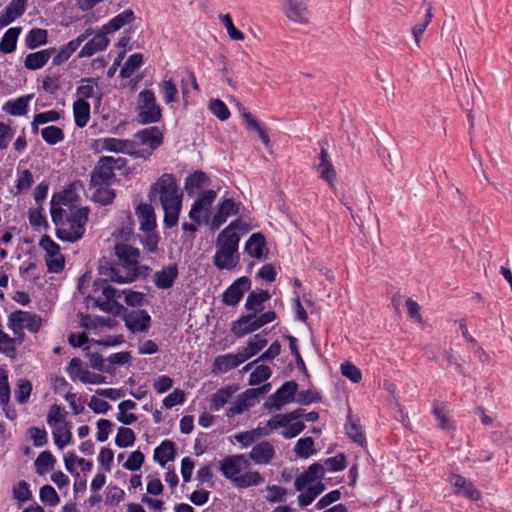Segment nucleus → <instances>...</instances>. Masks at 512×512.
Segmentation results:
<instances>
[{
  "mask_svg": "<svg viewBox=\"0 0 512 512\" xmlns=\"http://www.w3.org/2000/svg\"><path fill=\"white\" fill-rule=\"evenodd\" d=\"M39 499L45 505L52 507L57 506L60 503V497L56 490L50 485H44L40 488Z\"/></svg>",
  "mask_w": 512,
  "mask_h": 512,
  "instance_id": "54",
  "label": "nucleus"
},
{
  "mask_svg": "<svg viewBox=\"0 0 512 512\" xmlns=\"http://www.w3.org/2000/svg\"><path fill=\"white\" fill-rule=\"evenodd\" d=\"M83 185L76 181L71 183L62 193L52 196L50 201V213L53 222L57 223L63 219V211L69 209L72 205L78 204V192L81 191Z\"/></svg>",
  "mask_w": 512,
  "mask_h": 512,
  "instance_id": "4",
  "label": "nucleus"
},
{
  "mask_svg": "<svg viewBox=\"0 0 512 512\" xmlns=\"http://www.w3.org/2000/svg\"><path fill=\"white\" fill-rule=\"evenodd\" d=\"M128 23V11H123L108 23L101 27V30L107 35L120 30Z\"/></svg>",
  "mask_w": 512,
  "mask_h": 512,
  "instance_id": "53",
  "label": "nucleus"
},
{
  "mask_svg": "<svg viewBox=\"0 0 512 512\" xmlns=\"http://www.w3.org/2000/svg\"><path fill=\"white\" fill-rule=\"evenodd\" d=\"M136 112L137 120L141 124L156 123L161 119L162 110L153 91L145 89L139 93Z\"/></svg>",
  "mask_w": 512,
  "mask_h": 512,
  "instance_id": "6",
  "label": "nucleus"
},
{
  "mask_svg": "<svg viewBox=\"0 0 512 512\" xmlns=\"http://www.w3.org/2000/svg\"><path fill=\"white\" fill-rule=\"evenodd\" d=\"M217 196L214 190H204L196 198L193 203L189 216L191 220L200 223L202 220L205 222H211L213 213L210 212V208L215 201Z\"/></svg>",
  "mask_w": 512,
  "mask_h": 512,
  "instance_id": "10",
  "label": "nucleus"
},
{
  "mask_svg": "<svg viewBox=\"0 0 512 512\" xmlns=\"http://www.w3.org/2000/svg\"><path fill=\"white\" fill-rule=\"evenodd\" d=\"M42 139L48 145H56L64 140V132L57 126H47L40 131Z\"/></svg>",
  "mask_w": 512,
  "mask_h": 512,
  "instance_id": "48",
  "label": "nucleus"
},
{
  "mask_svg": "<svg viewBox=\"0 0 512 512\" xmlns=\"http://www.w3.org/2000/svg\"><path fill=\"white\" fill-rule=\"evenodd\" d=\"M21 32V27L9 28L0 41V51L6 54L14 52Z\"/></svg>",
  "mask_w": 512,
  "mask_h": 512,
  "instance_id": "42",
  "label": "nucleus"
},
{
  "mask_svg": "<svg viewBox=\"0 0 512 512\" xmlns=\"http://www.w3.org/2000/svg\"><path fill=\"white\" fill-rule=\"evenodd\" d=\"M159 196L164 210V223L177 224L182 207L183 193L172 174H163L152 185L150 197Z\"/></svg>",
  "mask_w": 512,
  "mask_h": 512,
  "instance_id": "1",
  "label": "nucleus"
},
{
  "mask_svg": "<svg viewBox=\"0 0 512 512\" xmlns=\"http://www.w3.org/2000/svg\"><path fill=\"white\" fill-rule=\"evenodd\" d=\"M316 170L319 177L335 190L337 173L325 149L321 150Z\"/></svg>",
  "mask_w": 512,
  "mask_h": 512,
  "instance_id": "18",
  "label": "nucleus"
},
{
  "mask_svg": "<svg viewBox=\"0 0 512 512\" xmlns=\"http://www.w3.org/2000/svg\"><path fill=\"white\" fill-rule=\"evenodd\" d=\"M28 5V0H12L3 13L13 22L22 16Z\"/></svg>",
  "mask_w": 512,
  "mask_h": 512,
  "instance_id": "52",
  "label": "nucleus"
},
{
  "mask_svg": "<svg viewBox=\"0 0 512 512\" xmlns=\"http://www.w3.org/2000/svg\"><path fill=\"white\" fill-rule=\"evenodd\" d=\"M68 340L69 343L75 347H81L87 344L86 347L84 348L86 351L91 350V348L95 345L115 346L124 341L123 337L108 338L106 340L101 341L94 339L89 340L85 333L71 334Z\"/></svg>",
  "mask_w": 512,
  "mask_h": 512,
  "instance_id": "22",
  "label": "nucleus"
},
{
  "mask_svg": "<svg viewBox=\"0 0 512 512\" xmlns=\"http://www.w3.org/2000/svg\"><path fill=\"white\" fill-rule=\"evenodd\" d=\"M157 226H140V233L137 237L144 249L148 252L154 253L157 251L159 243V234L156 232Z\"/></svg>",
  "mask_w": 512,
  "mask_h": 512,
  "instance_id": "32",
  "label": "nucleus"
},
{
  "mask_svg": "<svg viewBox=\"0 0 512 512\" xmlns=\"http://www.w3.org/2000/svg\"><path fill=\"white\" fill-rule=\"evenodd\" d=\"M314 440L312 437H304L297 440L294 452L299 458L307 459L313 455Z\"/></svg>",
  "mask_w": 512,
  "mask_h": 512,
  "instance_id": "50",
  "label": "nucleus"
},
{
  "mask_svg": "<svg viewBox=\"0 0 512 512\" xmlns=\"http://www.w3.org/2000/svg\"><path fill=\"white\" fill-rule=\"evenodd\" d=\"M90 149L94 153H124L127 149V141L111 137L98 138L91 141Z\"/></svg>",
  "mask_w": 512,
  "mask_h": 512,
  "instance_id": "19",
  "label": "nucleus"
},
{
  "mask_svg": "<svg viewBox=\"0 0 512 512\" xmlns=\"http://www.w3.org/2000/svg\"><path fill=\"white\" fill-rule=\"evenodd\" d=\"M264 482V478L257 471H248L234 479V485L237 488H247L256 486Z\"/></svg>",
  "mask_w": 512,
  "mask_h": 512,
  "instance_id": "46",
  "label": "nucleus"
},
{
  "mask_svg": "<svg viewBox=\"0 0 512 512\" xmlns=\"http://www.w3.org/2000/svg\"><path fill=\"white\" fill-rule=\"evenodd\" d=\"M175 456V445L170 440H164L154 450V460L157 461L162 467H164L167 462L174 460Z\"/></svg>",
  "mask_w": 512,
  "mask_h": 512,
  "instance_id": "36",
  "label": "nucleus"
},
{
  "mask_svg": "<svg viewBox=\"0 0 512 512\" xmlns=\"http://www.w3.org/2000/svg\"><path fill=\"white\" fill-rule=\"evenodd\" d=\"M54 53V48L43 49L34 53H30L25 57L24 66L28 70L41 69L47 64Z\"/></svg>",
  "mask_w": 512,
  "mask_h": 512,
  "instance_id": "31",
  "label": "nucleus"
},
{
  "mask_svg": "<svg viewBox=\"0 0 512 512\" xmlns=\"http://www.w3.org/2000/svg\"><path fill=\"white\" fill-rule=\"evenodd\" d=\"M89 212L90 210L87 206L77 204L72 205L69 209H65L63 215H65L66 220L70 224H84L89 220Z\"/></svg>",
  "mask_w": 512,
  "mask_h": 512,
  "instance_id": "40",
  "label": "nucleus"
},
{
  "mask_svg": "<svg viewBox=\"0 0 512 512\" xmlns=\"http://www.w3.org/2000/svg\"><path fill=\"white\" fill-rule=\"evenodd\" d=\"M234 369L232 364V354L220 355L215 358L213 362V372L214 373H226L230 370Z\"/></svg>",
  "mask_w": 512,
  "mask_h": 512,
  "instance_id": "62",
  "label": "nucleus"
},
{
  "mask_svg": "<svg viewBox=\"0 0 512 512\" xmlns=\"http://www.w3.org/2000/svg\"><path fill=\"white\" fill-rule=\"evenodd\" d=\"M56 464V458L49 452H41L34 462L35 471L39 475H45L53 471Z\"/></svg>",
  "mask_w": 512,
  "mask_h": 512,
  "instance_id": "44",
  "label": "nucleus"
},
{
  "mask_svg": "<svg viewBox=\"0 0 512 512\" xmlns=\"http://www.w3.org/2000/svg\"><path fill=\"white\" fill-rule=\"evenodd\" d=\"M55 445L59 449L66 447L71 441V432L66 422L51 427Z\"/></svg>",
  "mask_w": 512,
  "mask_h": 512,
  "instance_id": "43",
  "label": "nucleus"
},
{
  "mask_svg": "<svg viewBox=\"0 0 512 512\" xmlns=\"http://www.w3.org/2000/svg\"><path fill=\"white\" fill-rule=\"evenodd\" d=\"M219 19L230 40L243 41L245 39L244 33L235 27L230 14H222L219 16Z\"/></svg>",
  "mask_w": 512,
  "mask_h": 512,
  "instance_id": "47",
  "label": "nucleus"
},
{
  "mask_svg": "<svg viewBox=\"0 0 512 512\" xmlns=\"http://www.w3.org/2000/svg\"><path fill=\"white\" fill-rule=\"evenodd\" d=\"M237 391L238 387L236 385H226L218 389L210 397V409L213 411H219L228 403Z\"/></svg>",
  "mask_w": 512,
  "mask_h": 512,
  "instance_id": "29",
  "label": "nucleus"
},
{
  "mask_svg": "<svg viewBox=\"0 0 512 512\" xmlns=\"http://www.w3.org/2000/svg\"><path fill=\"white\" fill-rule=\"evenodd\" d=\"M65 469L75 478H79V470L84 473L90 472L93 468L91 461L79 457L75 452H66L63 455Z\"/></svg>",
  "mask_w": 512,
  "mask_h": 512,
  "instance_id": "21",
  "label": "nucleus"
},
{
  "mask_svg": "<svg viewBox=\"0 0 512 512\" xmlns=\"http://www.w3.org/2000/svg\"><path fill=\"white\" fill-rule=\"evenodd\" d=\"M103 296L105 299L98 298V306L112 314H120L124 309V305L128 304V293L125 289L119 290L112 285L103 287Z\"/></svg>",
  "mask_w": 512,
  "mask_h": 512,
  "instance_id": "8",
  "label": "nucleus"
},
{
  "mask_svg": "<svg viewBox=\"0 0 512 512\" xmlns=\"http://www.w3.org/2000/svg\"><path fill=\"white\" fill-rule=\"evenodd\" d=\"M159 92L166 104H173L178 101V89L170 77L165 76L159 83Z\"/></svg>",
  "mask_w": 512,
  "mask_h": 512,
  "instance_id": "41",
  "label": "nucleus"
},
{
  "mask_svg": "<svg viewBox=\"0 0 512 512\" xmlns=\"http://www.w3.org/2000/svg\"><path fill=\"white\" fill-rule=\"evenodd\" d=\"M96 81L93 78H84L80 81V85L76 89L78 99H88L94 95Z\"/></svg>",
  "mask_w": 512,
  "mask_h": 512,
  "instance_id": "57",
  "label": "nucleus"
},
{
  "mask_svg": "<svg viewBox=\"0 0 512 512\" xmlns=\"http://www.w3.org/2000/svg\"><path fill=\"white\" fill-rule=\"evenodd\" d=\"M268 432L262 431L260 428L253 429L250 431L241 432L235 435V439L238 443H240L243 447H248L253 444L256 439L262 435H267Z\"/></svg>",
  "mask_w": 512,
  "mask_h": 512,
  "instance_id": "56",
  "label": "nucleus"
},
{
  "mask_svg": "<svg viewBox=\"0 0 512 512\" xmlns=\"http://www.w3.org/2000/svg\"><path fill=\"white\" fill-rule=\"evenodd\" d=\"M450 483L454 487V493L461 495L472 501H479L481 493L476 489L474 484L460 474H451Z\"/></svg>",
  "mask_w": 512,
  "mask_h": 512,
  "instance_id": "17",
  "label": "nucleus"
},
{
  "mask_svg": "<svg viewBox=\"0 0 512 512\" xmlns=\"http://www.w3.org/2000/svg\"><path fill=\"white\" fill-rule=\"evenodd\" d=\"M265 248L266 240L261 233H253L245 244L247 254L256 259L263 257Z\"/></svg>",
  "mask_w": 512,
  "mask_h": 512,
  "instance_id": "34",
  "label": "nucleus"
},
{
  "mask_svg": "<svg viewBox=\"0 0 512 512\" xmlns=\"http://www.w3.org/2000/svg\"><path fill=\"white\" fill-rule=\"evenodd\" d=\"M128 38L122 37L109 53L112 63L120 68V76L126 78L128 76V59L126 58V46Z\"/></svg>",
  "mask_w": 512,
  "mask_h": 512,
  "instance_id": "25",
  "label": "nucleus"
},
{
  "mask_svg": "<svg viewBox=\"0 0 512 512\" xmlns=\"http://www.w3.org/2000/svg\"><path fill=\"white\" fill-rule=\"evenodd\" d=\"M151 316L146 310H130V333L148 332L151 327Z\"/></svg>",
  "mask_w": 512,
  "mask_h": 512,
  "instance_id": "28",
  "label": "nucleus"
},
{
  "mask_svg": "<svg viewBox=\"0 0 512 512\" xmlns=\"http://www.w3.org/2000/svg\"><path fill=\"white\" fill-rule=\"evenodd\" d=\"M178 275L177 264H169L154 274V284L158 289H169L174 285Z\"/></svg>",
  "mask_w": 512,
  "mask_h": 512,
  "instance_id": "23",
  "label": "nucleus"
},
{
  "mask_svg": "<svg viewBox=\"0 0 512 512\" xmlns=\"http://www.w3.org/2000/svg\"><path fill=\"white\" fill-rule=\"evenodd\" d=\"M209 185V178L202 171H195L185 180V190L188 195H194L199 189Z\"/></svg>",
  "mask_w": 512,
  "mask_h": 512,
  "instance_id": "38",
  "label": "nucleus"
},
{
  "mask_svg": "<svg viewBox=\"0 0 512 512\" xmlns=\"http://www.w3.org/2000/svg\"><path fill=\"white\" fill-rule=\"evenodd\" d=\"M73 117L77 127H85L90 119V104L86 100H75L73 103Z\"/></svg>",
  "mask_w": 512,
  "mask_h": 512,
  "instance_id": "37",
  "label": "nucleus"
},
{
  "mask_svg": "<svg viewBox=\"0 0 512 512\" xmlns=\"http://www.w3.org/2000/svg\"><path fill=\"white\" fill-rule=\"evenodd\" d=\"M33 182V175L29 170H18L16 180V189L18 193L29 190Z\"/></svg>",
  "mask_w": 512,
  "mask_h": 512,
  "instance_id": "61",
  "label": "nucleus"
},
{
  "mask_svg": "<svg viewBox=\"0 0 512 512\" xmlns=\"http://www.w3.org/2000/svg\"><path fill=\"white\" fill-rule=\"evenodd\" d=\"M298 384L295 381H287L269 396L266 406L279 410L283 405L291 403L297 393Z\"/></svg>",
  "mask_w": 512,
  "mask_h": 512,
  "instance_id": "14",
  "label": "nucleus"
},
{
  "mask_svg": "<svg viewBox=\"0 0 512 512\" xmlns=\"http://www.w3.org/2000/svg\"><path fill=\"white\" fill-rule=\"evenodd\" d=\"M296 401L302 405H310L312 403H319L322 400L320 392L312 389L297 391Z\"/></svg>",
  "mask_w": 512,
  "mask_h": 512,
  "instance_id": "59",
  "label": "nucleus"
},
{
  "mask_svg": "<svg viewBox=\"0 0 512 512\" xmlns=\"http://www.w3.org/2000/svg\"><path fill=\"white\" fill-rule=\"evenodd\" d=\"M250 289L251 280L247 276H242L226 288L222 294V302L227 306H235Z\"/></svg>",
  "mask_w": 512,
  "mask_h": 512,
  "instance_id": "16",
  "label": "nucleus"
},
{
  "mask_svg": "<svg viewBox=\"0 0 512 512\" xmlns=\"http://www.w3.org/2000/svg\"><path fill=\"white\" fill-rule=\"evenodd\" d=\"M433 414L438 422V427L442 430H451L454 429L453 422L450 420L447 415L446 409L444 406H436L433 409Z\"/></svg>",
  "mask_w": 512,
  "mask_h": 512,
  "instance_id": "63",
  "label": "nucleus"
},
{
  "mask_svg": "<svg viewBox=\"0 0 512 512\" xmlns=\"http://www.w3.org/2000/svg\"><path fill=\"white\" fill-rule=\"evenodd\" d=\"M257 314H242L239 318L232 323L231 331L238 338L243 337L249 333H253L261 328Z\"/></svg>",
  "mask_w": 512,
  "mask_h": 512,
  "instance_id": "20",
  "label": "nucleus"
},
{
  "mask_svg": "<svg viewBox=\"0 0 512 512\" xmlns=\"http://www.w3.org/2000/svg\"><path fill=\"white\" fill-rule=\"evenodd\" d=\"M13 496L21 505L32 498L29 485L25 481L18 482L13 488Z\"/></svg>",
  "mask_w": 512,
  "mask_h": 512,
  "instance_id": "64",
  "label": "nucleus"
},
{
  "mask_svg": "<svg viewBox=\"0 0 512 512\" xmlns=\"http://www.w3.org/2000/svg\"><path fill=\"white\" fill-rule=\"evenodd\" d=\"M267 340L260 334H256L252 339L249 340L248 345L243 348L244 353L250 359L251 357L258 354L266 345Z\"/></svg>",
  "mask_w": 512,
  "mask_h": 512,
  "instance_id": "55",
  "label": "nucleus"
},
{
  "mask_svg": "<svg viewBox=\"0 0 512 512\" xmlns=\"http://www.w3.org/2000/svg\"><path fill=\"white\" fill-rule=\"evenodd\" d=\"M272 371L266 365H260L249 376V385L255 386L268 380L271 377Z\"/></svg>",
  "mask_w": 512,
  "mask_h": 512,
  "instance_id": "58",
  "label": "nucleus"
},
{
  "mask_svg": "<svg viewBox=\"0 0 512 512\" xmlns=\"http://www.w3.org/2000/svg\"><path fill=\"white\" fill-rule=\"evenodd\" d=\"M241 226H226L217 236L216 252L213 256V263L219 270H232L240 260L239 242L240 236L234 228Z\"/></svg>",
  "mask_w": 512,
  "mask_h": 512,
  "instance_id": "2",
  "label": "nucleus"
},
{
  "mask_svg": "<svg viewBox=\"0 0 512 512\" xmlns=\"http://www.w3.org/2000/svg\"><path fill=\"white\" fill-rule=\"evenodd\" d=\"M309 1L310 0H281L282 12L289 21L305 25L309 23L311 18Z\"/></svg>",
  "mask_w": 512,
  "mask_h": 512,
  "instance_id": "11",
  "label": "nucleus"
},
{
  "mask_svg": "<svg viewBox=\"0 0 512 512\" xmlns=\"http://www.w3.org/2000/svg\"><path fill=\"white\" fill-rule=\"evenodd\" d=\"M40 247L44 251V259L51 273H59L64 269L65 258L60 251V247L49 237H43L40 241Z\"/></svg>",
  "mask_w": 512,
  "mask_h": 512,
  "instance_id": "13",
  "label": "nucleus"
},
{
  "mask_svg": "<svg viewBox=\"0 0 512 512\" xmlns=\"http://www.w3.org/2000/svg\"><path fill=\"white\" fill-rule=\"evenodd\" d=\"M125 165V158H115L112 156L101 157L91 172L90 183H104L113 185L116 181L114 170H119Z\"/></svg>",
  "mask_w": 512,
  "mask_h": 512,
  "instance_id": "5",
  "label": "nucleus"
},
{
  "mask_svg": "<svg viewBox=\"0 0 512 512\" xmlns=\"http://www.w3.org/2000/svg\"><path fill=\"white\" fill-rule=\"evenodd\" d=\"M162 142L163 134L158 127L145 128L135 134L130 156L147 158Z\"/></svg>",
  "mask_w": 512,
  "mask_h": 512,
  "instance_id": "3",
  "label": "nucleus"
},
{
  "mask_svg": "<svg viewBox=\"0 0 512 512\" xmlns=\"http://www.w3.org/2000/svg\"><path fill=\"white\" fill-rule=\"evenodd\" d=\"M244 212L245 209L240 202L224 199L217 205L211 218V224H223L227 221H230V224H237Z\"/></svg>",
  "mask_w": 512,
  "mask_h": 512,
  "instance_id": "9",
  "label": "nucleus"
},
{
  "mask_svg": "<svg viewBox=\"0 0 512 512\" xmlns=\"http://www.w3.org/2000/svg\"><path fill=\"white\" fill-rule=\"evenodd\" d=\"M92 192V199L94 202L99 203L101 205L110 204L114 197L115 192L111 188L112 184H104V183H90Z\"/></svg>",
  "mask_w": 512,
  "mask_h": 512,
  "instance_id": "33",
  "label": "nucleus"
},
{
  "mask_svg": "<svg viewBox=\"0 0 512 512\" xmlns=\"http://www.w3.org/2000/svg\"><path fill=\"white\" fill-rule=\"evenodd\" d=\"M243 455L226 456L220 461V471L222 475L234 483V479L239 477L242 469Z\"/></svg>",
  "mask_w": 512,
  "mask_h": 512,
  "instance_id": "27",
  "label": "nucleus"
},
{
  "mask_svg": "<svg viewBox=\"0 0 512 512\" xmlns=\"http://www.w3.org/2000/svg\"><path fill=\"white\" fill-rule=\"evenodd\" d=\"M109 39L106 34L100 29L92 39H90L80 50L78 57H91L94 54L101 52L107 48Z\"/></svg>",
  "mask_w": 512,
  "mask_h": 512,
  "instance_id": "26",
  "label": "nucleus"
},
{
  "mask_svg": "<svg viewBox=\"0 0 512 512\" xmlns=\"http://www.w3.org/2000/svg\"><path fill=\"white\" fill-rule=\"evenodd\" d=\"M275 456V449L268 441H262L252 447L249 457L257 465H267Z\"/></svg>",
  "mask_w": 512,
  "mask_h": 512,
  "instance_id": "24",
  "label": "nucleus"
},
{
  "mask_svg": "<svg viewBox=\"0 0 512 512\" xmlns=\"http://www.w3.org/2000/svg\"><path fill=\"white\" fill-rule=\"evenodd\" d=\"M8 327L16 336L21 337L23 331L37 332L41 327V318L25 311H16L9 316Z\"/></svg>",
  "mask_w": 512,
  "mask_h": 512,
  "instance_id": "12",
  "label": "nucleus"
},
{
  "mask_svg": "<svg viewBox=\"0 0 512 512\" xmlns=\"http://www.w3.org/2000/svg\"><path fill=\"white\" fill-rule=\"evenodd\" d=\"M25 42L28 48L35 49L47 42V31L38 28L32 29L27 34Z\"/></svg>",
  "mask_w": 512,
  "mask_h": 512,
  "instance_id": "51",
  "label": "nucleus"
},
{
  "mask_svg": "<svg viewBox=\"0 0 512 512\" xmlns=\"http://www.w3.org/2000/svg\"><path fill=\"white\" fill-rule=\"evenodd\" d=\"M211 113L220 121H225L230 117V111L227 105L219 99L211 100L209 103Z\"/></svg>",
  "mask_w": 512,
  "mask_h": 512,
  "instance_id": "60",
  "label": "nucleus"
},
{
  "mask_svg": "<svg viewBox=\"0 0 512 512\" xmlns=\"http://www.w3.org/2000/svg\"><path fill=\"white\" fill-rule=\"evenodd\" d=\"M32 98L33 94H28L15 100H9L3 105L2 109L6 113L13 116L25 115L27 113L29 102L32 100Z\"/></svg>",
  "mask_w": 512,
  "mask_h": 512,
  "instance_id": "35",
  "label": "nucleus"
},
{
  "mask_svg": "<svg viewBox=\"0 0 512 512\" xmlns=\"http://www.w3.org/2000/svg\"><path fill=\"white\" fill-rule=\"evenodd\" d=\"M271 297L267 290L251 291L246 299L245 308L248 314H258L264 309V302Z\"/></svg>",
  "mask_w": 512,
  "mask_h": 512,
  "instance_id": "30",
  "label": "nucleus"
},
{
  "mask_svg": "<svg viewBox=\"0 0 512 512\" xmlns=\"http://www.w3.org/2000/svg\"><path fill=\"white\" fill-rule=\"evenodd\" d=\"M126 242L125 234L122 233L120 239L115 236V256L119 263H114L110 267L109 276L112 282L117 284L125 283L128 278V245Z\"/></svg>",
  "mask_w": 512,
  "mask_h": 512,
  "instance_id": "7",
  "label": "nucleus"
},
{
  "mask_svg": "<svg viewBox=\"0 0 512 512\" xmlns=\"http://www.w3.org/2000/svg\"><path fill=\"white\" fill-rule=\"evenodd\" d=\"M325 489V486L322 482H318L315 485L309 486L307 491L301 493L298 496V503L301 507H306L310 505L318 495H320Z\"/></svg>",
  "mask_w": 512,
  "mask_h": 512,
  "instance_id": "49",
  "label": "nucleus"
},
{
  "mask_svg": "<svg viewBox=\"0 0 512 512\" xmlns=\"http://www.w3.org/2000/svg\"><path fill=\"white\" fill-rule=\"evenodd\" d=\"M83 234V226H58L56 229L57 237L67 242L77 241L82 238Z\"/></svg>",
  "mask_w": 512,
  "mask_h": 512,
  "instance_id": "45",
  "label": "nucleus"
},
{
  "mask_svg": "<svg viewBox=\"0 0 512 512\" xmlns=\"http://www.w3.org/2000/svg\"><path fill=\"white\" fill-rule=\"evenodd\" d=\"M345 431L346 435L353 442L359 444L360 446H364L366 444V437L361 425L358 423V420L354 419L350 414L347 417Z\"/></svg>",
  "mask_w": 512,
  "mask_h": 512,
  "instance_id": "39",
  "label": "nucleus"
},
{
  "mask_svg": "<svg viewBox=\"0 0 512 512\" xmlns=\"http://www.w3.org/2000/svg\"><path fill=\"white\" fill-rule=\"evenodd\" d=\"M67 373L72 380H78L84 384L98 385L104 382V377L100 374L90 372L83 367L78 358H73L67 367Z\"/></svg>",
  "mask_w": 512,
  "mask_h": 512,
  "instance_id": "15",
  "label": "nucleus"
}]
</instances>
